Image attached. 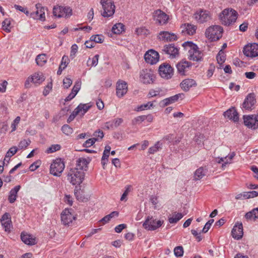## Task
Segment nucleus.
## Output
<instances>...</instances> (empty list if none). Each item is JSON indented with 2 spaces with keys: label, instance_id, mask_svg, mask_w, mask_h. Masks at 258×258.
Instances as JSON below:
<instances>
[{
  "label": "nucleus",
  "instance_id": "1",
  "mask_svg": "<svg viewBox=\"0 0 258 258\" xmlns=\"http://www.w3.org/2000/svg\"><path fill=\"white\" fill-rule=\"evenodd\" d=\"M182 46L188 50V57L190 60L193 61L201 60L203 54L197 45L191 42L186 41L183 43Z\"/></svg>",
  "mask_w": 258,
  "mask_h": 258
},
{
  "label": "nucleus",
  "instance_id": "2",
  "mask_svg": "<svg viewBox=\"0 0 258 258\" xmlns=\"http://www.w3.org/2000/svg\"><path fill=\"white\" fill-rule=\"evenodd\" d=\"M237 13L232 9H224L219 15L221 23L226 26L233 24L237 18Z\"/></svg>",
  "mask_w": 258,
  "mask_h": 258
},
{
  "label": "nucleus",
  "instance_id": "3",
  "mask_svg": "<svg viewBox=\"0 0 258 258\" xmlns=\"http://www.w3.org/2000/svg\"><path fill=\"white\" fill-rule=\"evenodd\" d=\"M223 28L219 25H214L209 27L205 32L206 36L211 41H214L219 40L222 37Z\"/></svg>",
  "mask_w": 258,
  "mask_h": 258
},
{
  "label": "nucleus",
  "instance_id": "4",
  "mask_svg": "<svg viewBox=\"0 0 258 258\" xmlns=\"http://www.w3.org/2000/svg\"><path fill=\"white\" fill-rule=\"evenodd\" d=\"M85 173L77 169H71L68 174V179L73 184H80L84 180Z\"/></svg>",
  "mask_w": 258,
  "mask_h": 258
},
{
  "label": "nucleus",
  "instance_id": "5",
  "mask_svg": "<svg viewBox=\"0 0 258 258\" xmlns=\"http://www.w3.org/2000/svg\"><path fill=\"white\" fill-rule=\"evenodd\" d=\"M65 167L64 162L61 158L54 159L50 165V173L55 176H60Z\"/></svg>",
  "mask_w": 258,
  "mask_h": 258
},
{
  "label": "nucleus",
  "instance_id": "6",
  "mask_svg": "<svg viewBox=\"0 0 258 258\" xmlns=\"http://www.w3.org/2000/svg\"><path fill=\"white\" fill-rule=\"evenodd\" d=\"M100 4L103 9L102 16L104 17H112L115 12V5L111 0H101Z\"/></svg>",
  "mask_w": 258,
  "mask_h": 258
},
{
  "label": "nucleus",
  "instance_id": "7",
  "mask_svg": "<svg viewBox=\"0 0 258 258\" xmlns=\"http://www.w3.org/2000/svg\"><path fill=\"white\" fill-rule=\"evenodd\" d=\"M163 221L156 220L152 216H148L143 224V227L146 230L153 231L161 226Z\"/></svg>",
  "mask_w": 258,
  "mask_h": 258
},
{
  "label": "nucleus",
  "instance_id": "8",
  "mask_svg": "<svg viewBox=\"0 0 258 258\" xmlns=\"http://www.w3.org/2000/svg\"><path fill=\"white\" fill-rule=\"evenodd\" d=\"M193 18L197 23L202 24L210 20L211 16L210 12L208 11L199 10L194 14Z\"/></svg>",
  "mask_w": 258,
  "mask_h": 258
},
{
  "label": "nucleus",
  "instance_id": "9",
  "mask_svg": "<svg viewBox=\"0 0 258 258\" xmlns=\"http://www.w3.org/2000/svg\"><path fill=\"white\" fill-rule=\"evenodd\" d=\"M72 10L69 7L56 6L53 8V14L58 18L69 17L72 15Z\"/></svg>",
  "mask_w": 258,
  "mask_h": 258
},
{
  "label": "nucleus",
  "instance_id": "10",
  "mask_svg": "<svg viewBox=\"0 0 258 258\" xmlns=\"http://www.w3.org/2000/svg\"><path fill=\"white\" fill-rule=\"evenodd\" d=\"M159 73L162 78L169 79L173 75V69L168 63H164L160 66Z\"/></svg>",
  "mask_w": 258,
  "mask_h": 258
},
{
  "label": "nucleus",
  "instance_id": "11",
  "mask_svg": "<svg viewBox=\"0 0 258 258\" xmlns=\"http://www.w3.org/2000/svg\"><path fill=\"white\" fill-rule=\"evenodd\" d=\"M155 78L154 72L151 69H144L140 73V80L144 84H151Z\"/></svg>",
  "mask_w": 258,
  "mask_h": 258
},
{
  "label": "nucleus",
  "instance_id": "12",
  "mask_svg": "<svg viewBox=\"0 0 258 258\" xmlns=\"http://www.w3.org/2000/svg\"><path fill=\"white\" fill-rule=\"evenodd\" d=\"M244 123L245 126L252 129L258 128V115L243 116Z\"/></svg>",
  "mask_w": 258,
  "mask_h": 258
},
{
  "label": "nucleus",
  "instance_id": "13",
  "mask_svg": "<svg viewBox=\"0 0 258 258\" xmlns=\"http://www.w3.org/2000/svg\"><path fill=\"white\" fill-rule=\"evenodd\" d=\"M256 103V99L254 94H248L242 104V108L245 110H251L254 108Z\"/></svg>",
  "mask_w": 258,
  "mask_h": 258
},
{
  "label": "nucleus",
  "instance_id": "14",
  "mask_svg": "<svg viewBox=\"0 0 258 258\" xmlns=\"http://www.w3.org/2000/svg\"><path fill=\"white\" fill-rule=\"evenodd\" d=\"M244 54L248 57L251 58L258 56V44L252 43L247 44L243 49Z\"/></svg>",
  "mask_w": 258,
  "mask_h": 258
},
{
  "label": "nucleus",
  "instance_id": "15",
  "mask_svg": "<svg viewBox=\"0 0 258 258\" xmlns=\"http://www.w3.org/2000/svg\"><path fill=\"white\" fill-rule=\"evenodd\" d=\"M36 10L30 13V17L34 19L44 21L45 20V9L42 7L39 4L36 5Z\"/></svg>",
  "mask_w": 258,
  "mask_h": 258
},
{
  "label": "nucleus",
  "instance_id": "16",
  "mask_svg": "<svg viewBox=\"0 0 258 258\" xmlns=\"http://www.w3.org/2000/svg\"><path fill=\"white\" fill-rule=\"evenodd\" d=\"M45 80V78L43 74L41 72L35 73L31 76L29 77L25 82V86L27 87V85L30 82L36 85H39L42 83Z\"/></svg>",
  "mask_w": 258,
  "mask_h": 258
},
{
  "label": "nucleus",
  "instance_id": "17",
  "mask_svg": "<svg viewBox=\"0 0 258 258\" xmlns=\"http://www.w3.org/2000/svg\"><path fill=\"white\" fill-rule=\"evenodd\" d=\"M72 210L65 209L61 214V220L62 224L64 225H69L72 223L74 220H75L76 217L73 213H72Z\"/></svg>",
  "mask_w": 258,
  "mask_h": 258
},
{
  "label": "nucleus",
  "instance_id": "18",
  "mask_svg": "<svg viewBox=\"0 0 258 258\" xmlns=\"http://www.w3.org/2000/svg\"><path fill=\"white\" fill-rule=\"evenodd\" d=\"M144 58L146 62L148 63L154 64L159 61V55L157 51L151 49L145 54Z\"/></svg>",
  "mask_w": 258,
  "mask_h": 258
},
{
  "label": "nucleus",
  "instance_id": "19",
  "mask_svg": "<svg viewBox=\"0 0 258 258\" xmlns=\"http://www.w3.org/2000/svg\"><path fill=\"white\" fill-rule=\"evenodd\" d=\"M127 84L125 81L119 80L117 82L116 94L118 97H122L127 93Z\"/></svg>",
  "mask_w": 258,
  "mask_h": 258
},
{
  "label": "nucleus",
  "instance_id": "20",
  "mask_svg": "<svg viewBox=\"0 0 258 258\" xmlns=\"http://www.w3.org/2000/svg\"><path fill=\"white\" fill-rule=\"evenodd\" d=\"M180 29L184 35H193L196 33L197 26L190 23H185L181 25Z\"/></svg>",
  "mask_w": 258,
  "mask_h": 258
},
{
  "label": "nucleus",
  "instance_id": "21",
  "mask_svg": "<svg viewBox=\"0 0 258 258\" xmlns=\"http://www.w3.org/2000/svg\"><path fill=\"white\" fill-rule=\"evenodd\" d=\"M155 20L160 25H164L167 23L169 16L161 10H157L154 15Z\"/></svg>",
  "mask_w": 258,
  "mask_h": 258
},
{
  "label": "nucleus",
  "instance_id": "22",
  "mask_svg": "<svg viewBox=\"0 0 258 258\" xmlns=\"http://www.w3.org/2000/svg\"><path fill=\"white\" fill-rule=\"evenodd\" d=\"M158 39L164 41H173L177 40V36L173 33L161 31L158 36Z\"/></svg>",
  "mask_w": 258,
  "mask_h": 258
},
{
  "label": "nucleus",
  "instance_id": "23",
  "mask_svg": "<svg viewBox=\"0 0 258 258\" xmlns=\"http://www.w3.org/2000/svg\"><path fill=\"white\" fill-rule=\"evenodd\" d=\"M243 226L241 223H236L234 226L231 234L234 239H239L243 236Z\"/></svg>",
  "mask_w": 258,
  "mask_h": 258
},
{
  "label": "nucleus",
  "instance_id": "24",
  "mask_svg": "<svg viewBox=\"0 0 258 258\" xmlns=\"http://www.w3.org/2000/svg\"><path fill=\"white\" fill-rule=\"evenodd\" d=\"M163 51L166 54L170 55L171 58L175 57L178 55V49L172 44L165 45Z\"/></svg>",
  "mask_w": 258,
  "mask_h": 258
},
{
  "label": "nucleus",
  "instance_id": "25",
  "mask_svg": "<svg viewBox=\"0 0 258 258\" xmlns=\"http://www.w3.org/2000/svg\"><path fill=\"white\" fill-rule=\"evenodd\" d=\"M2 226L6 231H10L11 227V218L9 213H5L1 219Z\"/></svg>",
  "mask_w": 258,
  "mask_h": 258
},
{
  "label": "nucleus",
  "instance_id": "26",
  "mask_svg": "<svg viewBox=\"0 0 258 258\" xmlns=\"http://www.w3.org/2000/svg\"><path fill=\"white\" fill-rule=\"evenodd\" d=\"M190 66V63L185 60H182L176 64L177 71L181 75H184Z\"/></svg>",
  "mask_w": 258,
  "mask_h": 258
},
{
  "label": "nucleus",
  "instance_id": "27",
  "mask_svg": "<svg viewBox=\"0 0 258 258\" xmlns=\"http://www.w3.org/2000/svg\"><path fill=\"white\" fill-rule=\"evenodd\" d=\"M225 117L232 120L234 122L237 121L239 119L238 114L234 108H231L224 113Z\"/></svg>",
  "mask_w": 258,
  "mask_h": 258
},
{
  "label": "nucleus",
  "instance_id": "28",
  "mask_svg": "<svg viewBox=\"0 0 258 258\" xmlns=\"http://www.w3.org/2000/svg\"><path fill=\"white\" fill-rule=\"evenodd\" d=\"M22 240L27 245H34L36 243V238L32 235L22 232L21 235Z\"/></svg>",
  "mask_w": 258,
  "mask_h": 258
},
{
  "label": "nucleus",
  "instance_id": "29",
  "mask_svg": "<svg viewBox=\"0 0 258 258\" xmlns=\"http://www.w3.org/2000/svg\"><path fill=\"white\" fill-rule=\"evenodd\" d=\"M123 122V119L121 118H116L111 121L105 123V126L107 129H114L118 127Z\"/></svg>",
  "mask_w": 258,
  "mask_h": 258
},
{
  "label": "nucleus",
  "instance_id": "30",
  "mask_svg": "<svg viewBox=\"0 0 258 258\" xmlns=\"http://www.w3.org/2000/svg\"><path fill=\"white\" fill-rule=\"evenodd\" d=\"M197 84L196 81L193 79H185L180 83L181 88L185 91H187L189 89L196 86Z\"/></svg>",
  "mask_w": 258,
  "mask_h": 258
},
{
  "label": "nucleus",
  "instance_id": "31",
  "mask_svg": "<svg viewBox=\"0 0 258 258\" xmlns=\"http://www.w3.org/2000/svg\"><path fill=\"white\" fill-rule=\"evenodd\" d=\"M91 106L88 104H80L75 109V113L82 116L90 109Z\"/></svg>",
  "mask_w": 258,
  "mask_h": 258
},
{
  "label": "nucleus",
  "instance_id": "32",
  "mask_svg": "<svg viewBox=\"0 0 258 258\" xmlns=\"http://www.w3.org/2000/svg\"><path fill=\"white\" fill-rule=\"evenodd\" d=\"M21 188L20 185H16L10 191L8 200L11 203H13L16 200L17 193Z\"/></svg>",
  "mask_w": 258,
  "mask_h": 258
},
{
  "label": "nucleus",
  "instance_id": "33",
  "mask_svg": "<svg viewBox=\"0 0 258 258\" xmlns=\"http://www.w3.org/2000/svg\"><path fill=\"white\" fill-rule=\"evenodd\" d=\"M89 162L86 158H80L77 160L76 167L75 169H77L79 170L83 171L87 167Z\"/></svg>",
  "mask_w": 258,
  "mask_h": 258
},
{
  "label": "nucleus",
  "instance_id": "34",
  "mask_svg": "<svg viewBox=\"0 0 258 258\" xmlns=\"http://www.w3.org/2000/svg\"><path fill=\"white\" fill-rule=\"evenodd\" d=\"M180 96L181 94H178L170 97L169 98H165L161 102V104H162V105L164 106H167L169 104L172 103L176 101L179 99V97Z\"/></svg>",
  "mask_w": 258,
  "mask_h": 258
},
{
  "label": "nucleus",
  "instance_id": "35",
  "mask_svg": "<svg viewBox=\"0 0 258 258\" xmlns=\"http://www.w3.org/2000/svg\"><path fill=\"white\" fill-rule=\"evenodd\" d=\"M207 169L203 167L197 169L195 172L194 178L196 180H200L206 175Z\"/></svg>",
  "mask_w": 258,
  "mask_h": 258
},
{
  "label": "nucleus",
  "instance_id": "36",
  "mask_svg": "<svg viewBox=\"0 0 258 258\" xmlns=\"http://www.w3.org/2000/svg\"><path fill=\"white\" fill-rule=\"evenodd\" d=\"M235 155V154L234 152H232L225 158H218L216 159V161L218 163H221L223 162L224 163V164H223L222 165V166L223 167L224 166H225L226 164L230 163Z\"/></svg>",
  "mask_w": 258,
  "mask_h": 258
},
{
  "label": "nucleus",
  "instance_id": "37",
  "mask_svg": "<svg viewBox=\"0 0 258 258\" xmlns=\"http://www.w3.org/2000/svg\"><path fill=\"white\" fill-rule=\"evenodd\" d=\"M183 215L180 213H174L171 217H169L168 221L170 223H176L182 217Z\"/></svg>",
  "mask_w": 258,
  "mask_h": 258
},
{
  "label": "nucleus",
  "instance_id": "38",
  "mask_svg": "<svg viewBox=\"0 0 258 258\" xmlns=\"http://www.w3.org/2000/svg\"><path fill=\"white\" fill-rule=\"evenodd\" d=\"M12 19L11 18L5 19L2 23L3 29L7 33H9L11 31V22Z\"/></svg>",
  "mask_w": 258,
  "mask_h": 258
},
{
  "label": "nucleus",
  "instance_id": "39",
  "mask_svg": "<svg viewBox=\"0 0 258 258\" xmlns=\"http://www.w3.org/2000/svg\"><path fill=\"white\" fill-rule=\"evenodd\" d=\"M124 29V25L121 23H118L113 26L111 30L113 33L119 34L123 31Z\"/></svg>",
  "mask_w": 258,
  "mask_h": 258
},
{
  "label": "nucleus",
  "instance_id": "40",
  "mask_svg": "<svg viewBox=\"0 0 258 258\" xmlns=\"http://www.w3.org/2000/svg\"><path fill=\"white\" fill-rule=\"evenodd\" d=\"M135 33L138 36H147L150 34V32L146 27H141L136 29Z\"/></svg>",
  "mask_w": 258,
  "mask_h": 258
},
{
  "label": "nucleus",
  "instance_id": "41",
  "mask_svg": "<svg viewBox=\"0 0 258 258\" xmlns=\"http://www.w3.org/2000/svg\"><path fill=\"white\" fill-rule=\"evenodd\" d=\"M47 59L45 54H40L37 56L35 61L37 65L42 67L46 63Z\"/></svg>",
  "mask_w": 258,
  "mask_h": 258
},
{
  "label": "nucleus",
  "instance_id": "42",
  "mask_svg": "<svg viewBox=\"0 0 258 258\" xmlns=\"http://www.w3.org/2000/svg\"><path fill=\"white\" fill-rule=\"evenodd\" d=\"M247 219L255 220L258 218V208L253 209L252 211L247 212L245 215Z\"/></svg>",
  "mask_w": 258,
  "mask_h": 258
},
{
  "label": "nucleus",
  "instance_id": "43",
  "mask_svg": "<svg viewBox=\"0 0 258 258\" xmlns=\"http://www.w3.org/2000/svg\"><path fill=\"white\" fill-rule=\"evenodd\" d=\"M18 151V149L16 146H13L11 147L7 152L4 160L6 161H9L10 157L15 155Z\"/></svg>",
  "mask_w": 258,
  "mask_h": 258
},
{
  "label": "nucleus",
  "instance_id": "44",
  "mask_svg": "<svg viewBox=\"0 0 258 258\" xmlns=\"http://www.w3.org/2000/svg\"><path fill=\"white\" fill-rule=\"evenodd\" d=\"M61 149V146L59 144H54L51 145L49 148H48L45 152L47 154H50L54 153L56 151L60 150Z\"/></svg>",
  "mask_w": 258,
  "mask_h": 258
},
{
  "label": "nucleus",
  "instance_id": "45",
  "mask_svg": "<svg viewBox=\"0 0 258 258\" xmlns=\"http://www.w3.org/2000/svg\"><path fill=\"white\" fill-rule=\"evenodd\" d=\"M226 59V54L221 49L217 55V60L218 63L222 64L224 62Z\"/></svg>",
  "mask_w": 258,
  "mask_h": 258
},
{
  "label": "nucleus",
  "instance_id": "46",
  "mask_svg": "<svg viewBox=\"0 0 258 258\" xmlns=\"http://www.w3.org/2000/svg\"><path fill=\"white\" fill-rule=\"evenodd\" d=\"M99 57V55L98 54H96L95 56L91 60L90 58L87 61V65L89 67H95L97 65L98 62V59Z\"/></svg>",
  "mask_w": 258,
  "mask_h": 258
},
{
  "label": "nucleus",
  "instance_id": "47",
  "mask_svg": "<svg viewBox=\"0 0 258 258\" xmlns=\"http://www.w3.org/2000/svg\"><path fill=\"white\" fill-rule=\"evenodd\" d=\"M153 106V102H148L146 104H142L138 107V111H142L147 109H150Z\"/></svg>",
  "mask_w": 258,
  "mask_h": 258
},
{
  "label": "nucleus",
  "instance_id": "48",
  "mask_svg": "<svg viewBox=\"0 0 258 258\" xmlns=\"http://www.w3.org/2000/svg\"><path fill=\"white\" fill-rule=\"evenodd\" d=\"M90 40L93 42L102 43L104 41V37L102 35H92L90 37Z\"/></svg>",
  "mask_w": 258,
  "mask_h": 258
},
{
  "label": "nucleus",
  "instance_id": "49",
  "mask_svg": "<svg viewBox=\"0 0 258 258\" xmlns=\"http://www.w3.org/2000/svg\"><path fill=\"white\" fill-rule=\"evenodd\" d=\"M161 144L159 142H157L153 146L149 148L148 150V153L150 154H153L158 151L159 149L161 148Z\"/></svg>",
  "mask_w": 258,
  "mask_h": 258
},
{
  "label": "nucleus",
  "instance_id": "50",
  "mask_svg": "<svg viewBox=\"0 0 258 258\" xmlns=\"http://www.w3.org/2000/svg\"><path fill=\"white\" fill-rule=\"evenodd\" d=\"M174 254L176 257L182 256L183 254V248L181 246H178L174 249Z\"/></svg>",
  "mask_w": 258,
  "mask_h": 258
},
{
  "label": "nucleus",
  "instance_id": "51",
  "mask_svg": "<svg viewBox=\"0 0 258 258\" xmlns=\"http://www.w3.org/2000/svg\"><path fill=\"white\" fill-rule=\"evenodd\" d=\"M61 131L66 135H70L73 132V130L68 124H64L61 127Z\"/></svg>",
  "mask_w": 258,
  "mask_h": 258
},
{
  "label": "nucleus",
  "instance_id": "52",
  "mask_svg": "<svg viewBox=\"0 0 258 258\" xmlns=\"http://www.w3.org/2000/svg\"><path fill=\"white\" fill-rule=\"evenodd\" d=\"M30 140H23L21 141L18 145V147L20 149L26 148L30 143Z\"/></svg>",
  "mask_w": 258,
  "mask_h": 258
},
{
  "label": "nucleus",
  "instance_id": "53",
  "mask_svg": "<svg viewBox=\"0 0 258 258\" xmlns=\"http://www.w3.org/2000/svg\"><path fill=\"white\" fill-rule=\"evenodd\" d=\"M97 141L98 139L96 138H92L87 140L83 144L85 147H90L93 145Z\"/></svg>",
  "mask_w": 258,
  "mask_h": 258
},
{
  "label": "nucleus",
  "instance_id": "54",
  "mask_svg": "<svg viewBox=\"0 0 258 258\" xmlns=\"http://www.w3.org/2000/svg\"><path fill=\"white\" fill-rule=\"evenodd\" d=\"M145 121V115L138 116L132 120L133 124H137L142 123Z\"/></svg>",
  "mask_w": 258,
  "mask_h": 258
},
{
  "label": "nucleus",
  "instance_id": "55",
  "mask_svg": "<svg viewBox=\"0 0 258 258\" xmlns=\"http://www.w3.org/2000/svg\"><path fill=\"white\" fill-rule=\"evenodd\" d=\"M20 119H21L20 117L17 116L15 119V120L13 121V122L11 124V126L12 128V131H11L12 132L16 131V128H17V126L20 122Z\"/></svg>",
  "mask_w": 258,
  "mask_h": 258
},
{
  "label": "nucleus",
  "instance_id": "56",
  "mask_svg": "<svg viewBox=\"0 0 258 258\" xmlns=\"http://www.w3.org/2000/svg\"><path fill=\"white\" fill-rule=\"evenodd\" d=\"M69 63V59L66 56L62 57L61 64L59 66V69H64Z\"/></svg>",
  "mask_w": 258,
  "mask_h": 258
},
{
  "label": "nucleus",
  "instance_id": "57",
  "mask_svg": "<svg viewBox=\"0 0 258 258\" xmlns=\"http://www.w3.org/2000/svg\"><path fill=\"white\" fill-rule=\"evenodd\" d=\"M78 47L77 45L73 44L72 46L71 51V53H70V56L72 58H73L75 56L77 52L78 51Z\"/></svg>",
  "mask_w": 258,
  "mask_h": 258
},
{
  "label": "nucleus",
  "instance_id": "58",
  "mask_svg": "<svg viewBox=\"0 0 258 258\" xmlns=\"http://www.w3.org/2000/svg\"><path fill=\"white\" fill-rule=\"evenodd\" d=\"M8 83L6 80H3L2 83H0V92L4 93L6 91L7 86Z\"/></svg>",
  "mask_w": 258,
  "mask_h": 258
},
{
  "label": "nucleus",
  "instance_id": "59",
  "mask_svg": "<svg viewBox=\"0 0 258 258\" xmlns=\"http://www.w3.org/2000/svg\"><path fill=\"white\" fill-rule=\"evenodd\" d=\"M63 84L65 88H68L72 84V81L70 78L66 77L63 80Z\"/></svg>",
  "mask_w": 258,
  "mask_h": 258
},
{
  "label": "nucleus",
  "instance_id": "60",
  "mask_svg": "<svg viewBox=\"0 0 258 258\" xmlns=\"http://www.w3.org/2000/svg\"><path fill=\"white\" fill-rule=\"evenodd\" d=\"M94 138H96V139H98V141L99 139H102L103 137H104V134L102 131H96L93 134Z\"/></svg>",
  "mask_w": 258,
  "mask_h": 258
},
{
  "label": "nucleus",
  "instance_id": "61",
  "mask_svg": "<svg viewBox=\"0 0 258 258\" xmlns=\"http://www.w3.org/2000/svg\"><path fill=\"white\" fill-rule=\"evenodd\" d=\"M126 227V225L124 224H121L115 227V231L116 233H120L121 231Z\"/></svg>",
  "mask_w": 258,
  "mask_h": 258
},
{
  "label": "nucleus",
  "instance_id": "62",
  "mask_svg": "<svg viewBox=\"0 0 258 258\" xmlns=\"http://www.w3.org/2000/svg\"><path fill=\"white\" fill-rule=\"evenodd\" d=\"M244 75L246 78L249 79H252L254 78L256 76V73L253 72H245Z\"/></svg>",
  "mask_w": 258,
  "mask_h": 258
},
{
  "label": "nucleus",
  "instance_id": "63",
  "mask_svg": "<svg viewBox=\"0 0 258 258\" xmlns=\"http://www.w3.org/2000/svg\"><path fill=\"white\" fill-rule=\"evenodd\" d=\"M52 83H49L46 86V87L45 88L44 90L43 91V94L45 96L47 95L49 93L50 90L52 89Z\"/></svg>",
  "mask_w": 258,
  "mask_h": 258
},
{
  "label": "nucleus",
  "instance_id": "64",
  "mask_svg": "<svg viewBox=\"0 0 258 258\" xmlns=\"http://www.w3.org/2000/svg\"><path fill=\"white\" fill-rule=\"evenodd\" d=\"M250 169L255 174L254 177L258 179V168L255 166H252Z\"/></svg>",
  "mask_w": 258,
  "mask_h": 258
}]
</instances>
